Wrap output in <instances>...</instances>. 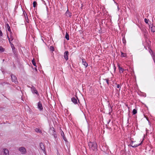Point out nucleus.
I'll return each mask as SVG.
<instances>
[{"label":"nucleus","mask_w":155,"mask_h":155,"mask_svg":"<svg viewBox=\"0 0 155 155\" xmlns=\"http://www.w3.org/2000/svg\"><path fill=\"white\" fill-rule=\"evenodd\" d=\"M88 146L91 150L97 151V144L96 142H90L88 143Z\"/></svg>","instance_id":"nucleus-1"},{"label":"nucleus","mask_w":155,"mask_h":155,"mask_svg":"<svg viewBox=\"0 0 155 155\" xmlns=\"http://www.w3.org/2000/svg\"><path fill=\"white\" fill-rule=\"evenodd\" d=\"M108 106L111 108V109H112V107L109 104L108 105Z\"/></svg>","instance_id":"nucleus-35"},{"label":"nucleus","mask_w":155,"mask_h":155,"mask_svg":"<svg viewBox=\"0 0 155 155\" xmlns=\"http://www.w3.org/2000/svg\"><path fill=\"white\" fill-rule=\"evenodd\" d=\"M121 56L122 57H126L127 56V54L125 53H124L122 52H121Z\"/></svg>","instance_id":"nucleus-22"},{"label":"nucleus","mask_w":155,"mask_h":155,"mask_svg":"<svg viewBox=\"0 0 155 155\" xmlns=\"http://www.w3.org/2000/svg\"><path fill=\"white\" fill-rule=\"evenodd\" d=\"M49 49L51 51H54V48L52 46H51L49 48Z\"/></svg>","instance_id":"nucleus-29"},{"label":"nucleus","mask_w":155,"mask_h":155,"mask_svg":"<svg viewBox=\"0 0 155 155\" xmlns=\"http://www.w3.org/2000/svg\"><path fill=\"white\" fill-rule=\"evenodd\" d=\"M130 118V117H128V120H127L128 121V120H129V119Z\"/></svg>","instance_id":"nucleus-36"},{"label":"nucleus","mask_w":155,"mask_h":155,"mask_svg":"<svg viewBox=\"0 0 155 155\" xmlns=\"http://www.w3.org/2000/svg\"><path fill=\"white\" fill-rule=\"evenodd\" d=\"M53 134L54 135V137L55 138H56L57 137V135L56 132L54 130V132H53Z\"/></svg>","instance_id":"nucleus-28"},{"label":"nucleus","mask_w":155,"mask_h":155,"mask_svg":"<svg viewBox=\"0 0 155 155\" xmlns=\"http://www.w3.org/2000/svg\"><path fill=\"white\" fill-rule=\"evenodd\" d=\"M11 76L12 81L15 84H17L18 83V81L16 77L13 74H11Z\"/></svg>","instance_id":"nucleus-2"},{"label":"nucleus","mask_w":155,"mask_h":155,"mask_svg":"<svg viewBox=\"0 0 155 155\" xmlns=\"http://www.w3.org/2000/svg\"><path fill=\"white\" fill-rule=\"evenodd\" d=\"M152 58H153L154 62V63L155 64V54H154L153 53L152 54Z\"/></svg>","instance_id":"nucleus-25"},{"label":"nucleus","mask_w":155,"mask_h":155,"mask_svg":"<svg viewBox=\"0 0 155 155\" xmlns=\"http://www.w3.org/2000/svg\"><path fill=\"white\" fill-rule=\"evenodd\" d=\"M65 38L67 40H68L69 39V35L67 32H66V33Z\"/></svg>","instance_id":"nucleus-19"},{"label":"nucleus","mask_w":155,"mask_h":155,"mask_svg":"<svg viewBox=\"0 0 155 155\" xmlns=\"http://www.w3.org/2000/svg\"><path fill=\"white\" fill-rule=\"evenodd\" d=\"M110 120H109V121H108V124H109V123L110 122Z\"/></svg>","instance_id":"nucleus-37"},{"label":"nucleus","mask_w":155,"mask_h":155,"mask_svg":"<svg viewBox=\"0 0 155 155\" xmlns=\"http://www.w3.org/2000/svg\"><path fill=\"white\" fill-rule=\"evenodd\" d=\"M120 87V85L119 84H118L117 85V88H119Z\"/></svg>","instance_id":"nucleus-33"},{"label":"nucleus","mask_w":155,"mask_h":155,"mask_svg":"<svg viewBox=\"0 0 155 155\" xmlns=\"http://www.w3.org/2000/svg\"><path fill=\"white\" fill-rule=\"evenodd\" d=\"M65 15L67 17H70L71 18V13L70 12L68 9L67 11H66V12L65 13Z\"/></svg>","instance_id":"nucleus-8"},{"label":"nucleus","mask_w":155,"mask_h":155,"mask_svg":"<svg viewBox=\"0 0 155 155\" xmlns=\"http://www.w3.org/2000/svg\"><path fill=\"white\" fill-rule=\"evenodd\" d=\"M137 112V110H136V109H134L132 111V113L133 114H136Z\"/></svg>","instance_id":"nucleus-23"},{"label":"nucleus","mask_w":155,"mask_h":155,"mask_svg":"<svg viewBox=\"0 0 155 155\" xmlns=\"http://www.w3.org/2000/svg\"><path fill=\"white\" fill-rule=\"evenodd\" d=\"M31 91L33 94H38V91L36 90V88L35 87H34L32 86L31 87Z\"/></svg>","instance_id":"nucleus-7"},{"label":"nucleus","mask_w":155,"mask_h":155,"mask_svg":"<svg viewBox=\"0 0 155 155\" xmlns=\"http://www.w3.org/2000/svg\"><path fill=\"white\" fill-rule=\"evenodd\" d=\"M3 35V34H2V31L0 30V36H2Z\"/></svg>","instance_id":"nucleus-32"},{"label":"nucleus","mask_w":155,"mask_h":155,"mask_svg":"<svg viewBox=\"0 0 155 155\" xmlns=\"http://www.w3.org/2000/svg\"><path fill=\"white\" fill-rule=\"evenodd\" d=\"M117 65L120 73H123L124 71V69L120 67L119 64H118Z\"/></svg>","instance_id":"nucleus-12"},{"label":"nucleus","mask_w":155,"mask_h":155,"mask_svg":"<svg viewBox=\"0 0 155 155\" xmlns=\"http://www.w3.org/2000/svg\"><path fill=\"white\" fill-rule=\"evenodd\" d=\"M12 32H10V37L7 35V37L8 39L9 42H10V41L11 42V41H12L14 39L13 37V36L12 35Z\"/></svg>","instance_id":"nucleus-10"},{"label":"nucleus","mask_w":155,"mask_h":155,"mask_svg":"<svg viewBox=\"0 0 155 155\" xmlns=\"http://www.w3.org/2000/svg\"><path fill=\"white\" fill-rule=\"evenodd\" d=\"M35 130L36 132L38 133H42V131L40 129L38 128H36L35 129Z\"/></svg>","instance_id":"nucleus-17"},{"label":"nucleus","mask_w":155,"mask_h":155,"mask_svg":"<svg viewBox=\"0 0 155 155\" xmlns=\"http://www.w3.org/2000/svg\"><path fill=\"white\" fill-rule=\"evenodd\" d=\"M37 5V3L36 2L34 1L33 2V7L34 8H35L36 7Z\"/></svg>","instance_id":"nucleus-21"},{"label":"nucleus","mask_w":155,"mask_h":155,"mask_svg":"<svg viewBox=\"0 0 155 155\" xmlns=\"http://www.w3.org/2000/svg\"><path fill=\"white\" fill-rule=\"evenodd\" d=\"M4 154L5 155H8L9 151L8 150L6 149H4L3 150Z\"/></svg>","instance_id":"nucleus-13"},{"label":"nucleus","mask_w":155,"mask_h":155,"mask_svg":"<svg viewBox=\"0 0 155 155\" xmlns=\"http://www.w3.org/2000/svg\"><path fill=\"white\" fill-rule=\"evenodd\" d=\"M103 80L106 82L107 85H108L109 84V80L108 79H103Z\"/></svg>","instance_id":"nucleus-26"},{"label":"nucleus","mask_w":155,"mask_h":155,"mask_svg":"<svg viewBox=\"0 0 155 155\" xmlns=\"http://www.w3.org/2000/svg\"><path fill=\"white\" fill-rule=\"evenodd\" d=\"M5 84V82H4L2 84Z\"/></svg>","instance_id":"nucleus-39"},{"label":"nucleus","mask_w":155,"mask_h":155,"mask_svg":"<svg viewBox=\"0 0 155 155\" xmlns=\"http://www.w3.org/2000/svg\"><path fill=\"white\" fill-rule=\"evenodd\" d=\"M6 28L7 29H8V30L9 31V32H11V29L10 28V27L9 26V25H8V24H6Z\"/></svg>","instance_id":"nucleus-18"},{"label":"nucleus","mask_w":155,"mask_h":155,"mask_svg":"<svg viewBox=\"0 0 155 155\" xmlns=\"http://www.w3.org/2000/svg\"><path fill=\"white\" fill-rule=\"evenodd\" d=\"M68 51H66L65 52L64 54V58L67 61L68 60Z\"/></svg>","instance_id":"nucleus-9"},{"label":"nucleus","mask_w":155,"mask_h":155,"mask_svg":"<svg viewBox=\"0 0 155 155\" xmlns=\"http://www.w3.org/2000/svg\"><path fill=\"white\" fill-rule=\"evenodd\" d=\"M77 100H78V101L79 102V100L77 97L76 96V97H73L71 99L72 102L75 104H78Z\"/></svg>","instance_id":"nucleus-5"},{"label":"nucleus","mask_w":155,"mask_h":155,"mask_svg":"<svg viewBox=\"0 0 155 155\" xmlns=\"http://www.w3.org/2000/svg\"><path fill=\"white\" fill-rule=\"evenodd\" d=\"M142 142H143V141H142L141 142V143H140L139 144H137L134 145H131L130 146L133 148H135V147H137L140 146V145L141 144V143H142Z\"/></svg>","instance_id":"nucleus-16"},{"label":"nucleus","mask_w":155,"mask_h":155,"mask_svg":"<svg viewBox=\"0 0 155 155\" xmlns=\"http://www.w3.org/2000/svg\"><path fill=\"white\" fill-rule=\"evenodd\" d=\"M134 142V141H133V140L131 141V143L132 144H133V143Z\"/></svg>","instance_id":"nucleus-34"},{"label":"nucleus","mask_w":155,"mask_h":155,"mask_svg":"<svg viewBox=\"0 0 155 155\" xmlns=\"http://www.w3.org/2000/svg\"><path fill=\"white\" fill-rule=\"evenodd\" d=\"M5 50L4 48L0 46V52H4Z\"/></svg>","instance_id":"nucleus-27"},{"label":"nucleus","mask_w":155,"mask_h":155,"mask_svg":"<svg viewBox=\"0 0 155 155\" xmlns=\"http://www.w3.org/2000/svg\"><path fill=\"white\" fill-rule=\"evenodd\" d=\"M9 42L12 49L13 50L14 49H15V48L14 45L11 41H10Z\"/></svg>","instance_id":"nucleus-20"},{"label":"nucleus","mask_w":155,"mask_h":155,"mask_svg":"<svg viewBox=\"0 0 155 155\" xmlns=\"http://www.w3.org/2000/svg\"><path fill=\"white\" fill-rule=\"evenodd\" d=\"M19 151L22 154H25L26 153V149L23 147H19L18 149Z\"/></svg>","instance_id":"nucleus-4"},{"label":"nucleus","mask_w":155,"mask_h":155,"mask_svg":"<svg viewBox=\"0 0 155 155\" xmlns=\"http://www.w3.org/2000/svg\"><path fill=\"white\" fill-rule=\"evenodd\" d=\"M61 136L63 137V139L65 141H67V139H66L64 135V134L62 130L61 132Z\"/></svg>","instance_id":"nucleus-14"},{"label":"nucleus","mask_w":155,"mask_h":155,"mask_svg":"<svg viewBox=\"0 0 155 155\" xmlns=\"http://www.w3.org/2000/svg\"><path fill=\"white\" fill-rule=\"evenodd\" d=\"M82 64L85 67V68H86L88 66V64L86 62L85 59H82Z\"/></svg>","instance_id":"nucleus-11"},{"label":"nucleus","mask_w":155,"mask_h":155,"mask_svg":"<svg viewBox=\"0 0 155 155\" xmlns=\"http://www.w3.org/2000/svg\"><path fill=\"white\" fill-rule=\"evenodd\" d=\"M150 31L154 33L155 32V26L152 25L150 28Z\"/></svg>","instance_id":"nucleus-15"},{"label":"nucleus","mask_w":155,"mask_h":155,"mask_svg":"<svg viewBox=\"0 0 155 155\" xmlns=\"http://www.w3.org/2000/svg\"><path fill=\"white\" fill-rule=\"evenodd\" d=\"M32 63L33 64V65L34 66H35V67L36 66V63L35 61L34 60V59H33L32 60Z\"/></svg>","instance_id":"nucleus-24"},{"label":"nucleus","mask_w":155,"mask_h":155,"mask_svg":"<svg viewBox=\"0 0 155 155\" xmlns=\"http://www.w3.org/2000/svg\"><path fill=\"white\" fill-rule=\"evenodd\" d=\"M40 147L41 149L42 150L43 152L45 153H46L45 149V147L44 144L42 143H41L39 144Z\"/></svg>","instance_id":"nucleus-3"},{"label":"nucleus","mask_w":155,"mask_h":155,"mask_svg":"<svg viewBox=\"0 0 155 155\" xmlns=\"http://www.w3.org/2000/svg\"><path fill=\"white\" fill-rule=\"evenodd\" d=\"M114 70H115V69H116V67H115V65H114Z\"/></svg>","instance_id":"nucleus-38"},{"label":"nucleus","mask_w":155,"mask_h":155,"mask_svg":"<svg viewBox=\"0 0 155 155\" xmlns=\"http://www.w3.org/2000/svg\"><path fill=\"white\" fill-rule=\"evenodd\" d=\"M144 21H145V22L146 24H148V23L149 20L145 18L144 19Z\"/></svg>","instance_id":"nucleus-30"},{"label":"nucleus","mask_w":155,"mask_h":155,"mask_svg":"<svg viewBox=\"0 0 155 155\" xmlns=\"http://www.w3.org/2000/svg\"><path fill=\"white\" fill-rule=\"evenodd\" d=\"M123 41L124 43L125 44L126 42V41L124 38H123Z\"/></svg>","instance_id":"nucleus-31"},{"label":"nucleus","mask_w":155,"mask_h":155,"mask_svg":"<svg viewBox=\"0 0 155 155\" xmlns=\"http://www.w3.org/2000/svg\"><path fill=\"white\" fill-rule=\"evenodd\" d=\"M38 108L40 111H41L43 110V107L41 102H39L38 103Z\"/></svg>","instance_id":"nucleus-6"}]
</instances>
